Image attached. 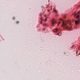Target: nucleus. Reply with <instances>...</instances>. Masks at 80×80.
Returning a JSON list of instances; mask_svg holds the SVG:
<instances>
[{"instance_id":"19","label":"nucleus","mask_w":80,"mask_h":80,"mask_svg":"<svg viewBox=\"0 0 80 80\" xmlns=\"http://www.w3.org/2000/svg\"><path fill=\"white\" fill-rule=\"evenodd\" d=\"M45 17H46V15H45Z\"/></svg>"},{"instance_id":"2","label":"nucleus","mask_w":80,"mask_h":80,"mask_svg":"<svg viewBox=\"0 0 80 80\" xmlns=\"http://www.w3.org/2000/svg\"><path fill=\"white\" fill-rule=\"evenodd\" d=\"M76 18H78V20H75V23L76 25H78V24L79 23V22H80V19H79V16L78 15L76 16Z\"/></svg>"},{"instance_id":"8","label":"nucleus","mask_w":80,"mask_h":80,"mask_svg":"<svg viewBox=\"0 0 80 80\" xmlns=\"http://www.w3.org/2000/svg\"><path fill=\"white\" fill-rule=\"evenodd\" d=\"M60 23H61V22H60V21L58 23V25L60 24Z\"/></svg>"},{"instance_id":"10","label":"nucleus","mask_w":80,"mask_h":80,"mask_svg":"<svg viewBox=\"0 0 80 80\" xmlns=\"http://www.w3.org/2000/svg\"><path fill=\"white\" fill-rule=\"evenodd\" d=\"M80 13V11H79L78 12V14H79Z\"/></svg>"},{"instance_id":"13","label":"nucleus","mask_w":80,"mask_h":80,"mask_svg":"<svg viewBox=\"0 0 80 80\" xmlns=\"http://www.w3.org/2000/svg\"><path fill=\"white\" fill-rule=\"evenodd\" d=\"M15 18V17H13V20H14Z\"/></svg>"},{"instance_id":"12","label":"nucleus","mask_w":80,"mask_h":80,"mask_svg":"<svg viewBox=\"0 0 80 80\" xmlns=\"http://www.w3.org/2000/svg\"><path fill=\"white\" fill-rule=\"evenodd\" d=\"M45 21H47V18H45Z\"/></svg>"},{"instance_id":"14","label":"nucleus","mask_w":80,"mask_h":80,"mask_svg":"<svg viewBox=\"0 0 80 80\" xmlns=\"http://www.w3.org/2000/svg\"><path fill=\"white\" fill-rule=\"evenodd\" d=\"M40 23H41V24H42V22H40Z\"/></svg>"},{"instance_id":"18","label":"nucleus","mask_w":80,"mask_h":80,"mask_svg":"<svg viewBox=\"0 0 80 80\" xmlns=\"http://www.w3.org/2000/svg\"><path fill=\"white\" fill-rule=\"evenodd\" d=\"M42 18H41V20H42Z\"/></svg>"},{"instance_id":"17","label":"nucleus","mask_w":80,"mask_h":80,"mask_svg":"<svg viewBox=\"0 0 80 80\" xmlns=\"http://www.w3.org/2000/svg\"><path fill=\"white\" fill-rule=\"evenodd\" d=\"M42 8H43V6H42Z\"/></svg>"},{"instance_id":"16","label":"nucleus","mask_w":80,"mask_h":80,"mask_svg":"<svg viewBox=\"0 0 80 80\" xmlns=\"http://www.w3.org/2000/svg\"><path fill=\"white\" fill-rule=\"evenodd\" d=\"M48 12H50V10H48Z\"/></svg>"},{"instance_id":"9","label":"nucleus","mask_w":80,"mask_h":80,"mask_svg":"<svg viewBox=\"0 0 80 80\" xmlns=\"http://www.w3.org/2000/svg\"><path fill=\"white\" fill-rule=\"evenodd\" d=\"M77 15V13H75L74 16V17H75V16H76Z\"/></svg>"},{"instance_id":"4","label":"nucleus","mask_w":80,"mask_h":80,"mask_svg":"<svg viewBox=\"0 0 80 80\" xmlns=\"http://www.w3.org/2000/svg\"><path fill=\"white\" fill-rule=\"evenodd\" d=\"M66 29L68 30H72V28L71 27V26H66L65 28Z\"/></svg>"},{"instance_id":"5","label":"nucleus","mask_w":80,"mask_h":80,"mask_svg":"<svg viewBox=\"0 0 80 80\" xmlns=\"http://www.w3.org/2000/svg\"><path fill=\"white\" fill-rule=\"evenodd\" d=\"M58 31V29L57 28L54 30V32H57Z\"/></svg>"},{"instance_id":"15","label":"nucleus","mask_w":80,"mask_h":80,"mask_svg":"<svg viewBox=\"0 0 80 80\" xmlns=\"http://www.w3.org/2000/svg\"><path fill=\"white\" fill-rule=\"evenodd\" d=\"M46 25V24H43V26Z\"/></svg>"},{"instance_id":"1","label":"nucleus","mask_w":80,"mask_h":80,"mask_svg":"<svg viewBox=\"0 0 80 80\" xmlns=\"http://www.w3.org/2000/svg\"><path fill=\"white\" fill-rule=\"evenodd\" d=\"M59 20H60L61 21H62V27H65L66 25H67V23H69V24L70 25H71V21H70V20H68L66 22H65L64 20H63V19L60 18L59 19Z\"/></svg>"},{"instance_id":"11","label":"nucleus","mask_w":80,"mask_h":80,"mask_svg":"<svg viewBox=\"0 0 80 80\" xmlns=\"http://www.w3.org/2000/svg\"><path fill=\"white\" fill-rule=\"evenodd\" d=\"M19 23V22L17 21L16 22V23Z\"/></svg>"},{"instance_id":"6","label":"nucleus","mask_w":80,"mask_h":80,"mask_svg":"<svg viewBox=\"0 0 80 80\" xmlns=\"http://www.w3.org/2000/svg\"><path fill=\"white\" fill-rule=\"evenodd\" d=\"M53 11L54 12H55L56 13H57V10H55V9Z\"/></svg>"},{"instance_id":"3","label":"nucleus","mask_w":80,"mask_h":80,"mask_svg":"<svg viewBox=\"0 0 80 80\" xmlns=\"http://www.w3.org/2000/svg\"><path fill=\"white\" fill-rule=\"evenodd\" d=\"M51 23L52 24V26H53V25H54V24L55 23H57L56 22L55 20V19L52 20V21L51 22Z\"/></svg>"},{"instance_id":"7","label":"nucleus","mask_w":80,"mask_h":80,"mask_svg":"<svg viewBox=\"0 0 80 80\" xmlns=\"http://www.w3.org/2000/svg\"><path fill=\"white\" fill-rule=\"evenodd\" d=\"M58 35L60 36L62 35V34H61V33L59 32L58 34Z\"/></svg>"}]
</instances>
